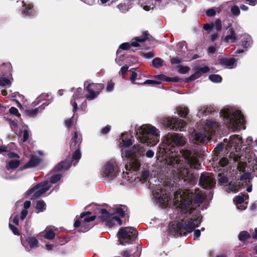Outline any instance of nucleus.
Instances as JSON below:
<instances>
[{
  "mask_svg": "<svg viewBox=\"0 0 257 257\" xmlns=\"http://www.w3.org/2000/svg\"><path fill=\"white\" fill-rule=\"evenodd\" d=\"M118 173L116 162L109 161L103 166L102 171V177L105 180L114 179Z\"/></svg>",
  "mask_w": 257,
  "mask_h": 257,
  "instance_id": "obj_10",
  "label": "nucleus"
},
{
  "mask_svg": "<svg viewBox=\"0 0 257 257\" xmlns=\"http://www.w3.org/2000/svg\"><path fill=\"white\" fill-rule=\"evenodd\" d=\"M20 165V161L19 160H13L10 161L7 165L6 168L9 170L17 168Z\"/></svg>",
  "mask_w": 257,
  "mask_h": 257,
  "instance_id": "obj_34",
  "label": "nucleus"
},
{
  "mask_svg": "<svg viewBox=\"0 0 257 257\" xmlns=\"http://www.w3.org/2000/svg\"><path fill=\"white\" fill-rule=\"evenodd\" d=\"M250 234L246 231H241L238 236L239 240L244 241L250 237Z\"/></svg>",
  "mask_w": 257,
  "mask_h": 257,
  "instance_id": "obj_35",
  "label": "nucleus"
},
{
  "mask_svg": "<svg viewBox=\"0 0 257 257\" xmlns=\"http://www.w3.org/2000/svg\"><path fill=\"white\" fill-rule=\"evenodd\" d=\"M240 189V186L235 182H230L228 185L226 186L225 190L228 192L235 193Z\"/></svg>",
  "mask_w": 257,
  "mask_h": 257,
  "instance_id": "obj_27",
  "label": "nucleus"
},
{
  "mask_svg": "<svg viewBox=\"0 0 257 257\" xmlns=\"http://www.w3.org/2000/svg\"><path fill=\"white\" fill-rule=\"evenodd\" d=\"M24 3L23 8L22 9V13L24 17H31L35 15V11L33 9V7L31 4Z\"/></svg>",
  "mask_w": 257,
  "mask_h": 257,
  "instance_id": "obj_19",
  "label": "nucleus"
},
{
  "mask_svg": "<svg viewBox=\"0 0 257 257\" xmlns=\"http://www.w3.org/2000/svg\"><path fill=\"white\" fill-rule=\"evenodd\" d=\"M48 104H45V103H43L42 105L40 107L33 109H29L25 111L26 114L31 117H34L36 116L39 112L41 111L42 110L44 109L46 105H48Z\"/></svg>",
  "mask_w": 257,
  "mask_h": 257,
  "instance_id": "obj_22",
  "label": "nucleus"
},
{
  "mask_svg": "<svg viewBox=\"0 0 257 257\" xmlns=\"http://www.w3.org/2000/svg\"><path fill=\"white\" fill-rule=\"evenodd\" d=\"M71 166L69 161L66 160L61 162L54 169L55 172H59L68 169Z\"/></svg>",
  "mask_w": 257,
  "mask_h": 257,
  "instance_id": "obj_24",
  "label": "nucleus"
},
{
  "mask_svg": "<svg viewBox=\"0 0 257 257\" xmlns=\"http://www.w3.org/2000/svg\"><path fill=\"white\" fill-rule=\"evenodd\" d=\"M155 77L157 78L158 79H159L160 80L165 81H167V82L176 80L175 78H172L168 77L164 74H160V75H157L155 76Z\"/></svg>",
  "mask_w": 257,
  "mask_h": 257,
  "instance_id": "obj_42",
  "label": "nucleus"
},
{
  "mask_svg": "<svg viewBox=\"0 0 257 257\" xmlns=\"http://www.w3.org/2000/svg\"><path fill=\"white\" fill-rule=\"evenodd\" d=\"M199 183L204 188H212L215 186V180L211 173L204 172L201 175Z\"/></svg>",
  "mask_w": 257,
  "mask_h": 257,
  "instance_id": "obj_15",
  "label": "nucleus"
},
{
  "mask_svg": "<svg viewBox=\"0 0 257 257\" xmlns=\"http://www.w3.org/2000/svg\"><path fill=\"white\" fill-rule=\"evenodd\" d=\"M28 211L27 210H23L21 214L20 218L22 220H24L28 215Z\"/></svg>",
  "mask_w": 257,
  "mask_h": 257,
  "instance_id": "obj_63",
  "label": "nucleus"
},
{
  "mask_svg": "<svg viewBox=\"0 0 257 257\" xmlns=\"http://www.w3.org/2000/svg\"><path fill=\"white\" fill-rule=\"evenodd\" d=\"M252 44V41L251 37L248 35H243L242 36L241 45L243 48L245 49L243 50L242 49H239L235 52V53L239 54L243 53L245 51H246L248 48L251 47Z\"/></svg>",
  "mask_w": 257,
  "mask_h": 257,
  "instance_id": "obj_18",
  "label": "nucleus"
},
{
  "mask_svg": "<svg viewBox=\"0 0 257 257\" xmlns=\"http://www.w3.org/2000/svg\"><path fill=\"white\" fill-rule=\"evenodd\" d=\"M138 232L136 229L132 227L120 228L117 233V237L120 244L133 243L137 236Z\"/></svg>",
  "mask_w": 257,
  "mask_h": 257,
  "instance_id": "obj_9",
  "label": "nucleus"
},
{
  "mask_svg": "<svg viewBox=\"0 0 257 257\" xmlns=\"http://www.w3.org/2000/svg\"><path fill=\"white\" fill-rule=\"evenodd\" d=\"M209 68L207 66H205L199 68L196 71L197 72H199L200 77L202 74H204L208 72L209 71Z\"/></svg>",
  "mask_w": 257,
  "mask_h": 257,
  "instance_id": "obj_46",
  "label": "nucleus"
},
{
  "mask_svg": "<svg viewBox=\"0 0 257 257\" xmlns=\"http://www.w3.org/2000/svg\"><path fill=\"white\" fill-rule=\"evenodd\" d=\"M141 7L143 8V9L146 11H150L151 9H153L154 7V6L152 5V6L145 5L144 4H141Z\"/></svg>",
  "mask_w": 257,
  "mask_h": 257,
  "instance_id": "obj_59",
  "label": "nucleus"
},
{
  "mask_svg": "<svg viewBox=\"0 0 257 257\" xmlns=\"http://www.w3.org/2000/svg\"><path fill=\"white\" fill-rule=\"evenodd\" d=\"M35 208L39 212H43L46 209V204L43 200H40L37 202Z\"/></svg>",
  "mask_w": 257,
  "mask_h": 257,
  "instance_id": "obj_32",
  "label": "nucleus"
},
{
  "mask_svg": "<svg viewBox=\"0 0 257 257\" xmlns=\"http://www.w3.org/2000/svg\"><path fill=\"white\" fill-rule=\"evenodd\" d=\"M91 212L89 211L83 212L80 215L81 221L76 220L74 224L75 227H81V231H87L90 227V222L95 219V216H89Z\"/></svg>",
  "mask_w": 257,
  "mask_h": 257,
  "instance_id": "obj_11",
  "label": "nucleus"
},
{
  "mask_svg": "<svg viewBox=\"0 0 257 257\" xmlns=\"http://www.w3.org/2000/svg\"><path fill=\"white\" fill-rule=\"evenodd\" d=\"M220 115L227 126L233 131L243 128L244 117L241 111L236 108L227 106L220 111Z\"/></svg>",
  "mask_w": 257,
  "mask_h": 257,
  "instance_id": "obj_6",
  "label": "nucleus"
},
{
  "mask_svg": "<svg viewBox=\"0 0 257 257\" xmlns=\"http://www.w3.org/2000/svg\"><path fill=\"white\" fill-rule=\"evenodd\" d=\"M209 79L214 83H219L222 81L221 77L218 74H212L209 76Z\"/></svg>",
  "mask_w": 257,
  "mask_h": 257,
  "instance_id": "obj_39",
  "label": "nucleus"
},
{
  "mask_svg": "<svg viewBox=\"0 0 257 257\" xmlns=\"http://www.w3.org/2000/svg\"><path fill=\"white\" fill-rule=\"evenodd\" d=\"M199 77H200V74H199V72L196 71L193 74L191 75L189 77L186 79V81L189 82V81H193Z\"/></svg>",
  "mask_w": 257,
  "mask_h": 257,
  "instance_id": "obj_49",
  "label": "nucleus"
},
{
  "mask_svg": "<svg viewBox=\"0 0 257 257\" xmlns=\"http://www.w3.org/2000/svg\"><path fill=\"white\" fill-rule=\"evenodd\" d=\"M11 82L9 79L7 78H0V85L6 86L11 85Z\"/></svg>",
  "mask_w": 257,
  "mask_h": 257,
  "instance_id": "obj_47",
  "label": "nucleus"
},
{
  "mask_svg": "<svg viewBox=\"0 0 257 257\" xmlns=\"http://www.w3.org/2000/svg\"><path fill=\"white\" fill-rule=\"evenodd\" d=\"M238 39V36L236 35L234 30L232 28H230L228 30L227 35L225 37L224 40L226 42L233 43Z\"/></svg>",
  "mask_w": 257,
  "mask_h": 257,
  "instance_id": "obj_21",
  "label": "nucleus"
},
{
  "mask_svg": "<svg viewBox=\"0 0 257 257\" xmlns=\"http://www.w3.org/2000/svg\"><path fill=\"white\" fill-rule=\"evenodd\" d=\"M127 211V208L125 206H121L120 207H117L115 209V212L114 214H118L120 217H123L126 214V212Z\"/></svg>",
  "mask_w": 257,
  "mask_h": 257,
  "instance_id": "obj_30",
  "label": "nucleus"
},
{
  "mask_svg": "<svg viewBox=\"0 0 257 257\" xmlns=\"http://www.w3.org/2000/svg\"><path fill=\"white\" fill-rule=\"evenodd\" d=\"M50 187L51 184L49 182L47 181H44L40 184H37L30 190H29L26 193V195L29 196L34 193L36 190H38L35 192L31 198V199H35L39 197L40 196L47 192L50 188Z\"/></svg>",
  "mask_w": 257,
  "mask_h": 257,
  "instance_id": "obj_12",
  "label": "nucleus"
},
{
  "mask_svg": "<svg viewBox=\"0 0 257 257\" xmlns=\"http://www.w3.org/2000/svg\"><path fill=\"white\" fill-rule=\"evenodd\" d=\"M248 199V195L246 193H241L236 196L233 199V201L237 209L240 210L245 209L247 206V202L246 200Z\"/></svg>",
  "mask_w": 257,
  "mask_h": 257,
  "instance_id": "obj_16",
  "label": "nucleus"
},
{
  "mask_svg": "<svg viewBox=\"0 0 257 257\" xmlns=\"http://www.w3.org/2000/svg\"><path fill=\"white\" fill-rule=\"evenodd\" d=\"M216 51V47L215 46H210L208 49V52L209 54H213Z\"/></svg>",
  "mask_w": 257,
  "mask_h": 257,
  "instance_id": "obj_64",
  "label": "nucleus"
},
{
  "mask_svg": "<svg viewBox=\"0 0 257 257\" xmlns=\"http://www.w3.org/2000/svg\"><path fill=\"white\" fill-rule=\"evenodd\" d=\"M112 214L113 213H108L104 209H102L101 214V220L105 221L106 224L111 225L112 224L110 221V219L112 218V217H111Z\"/></svg>",
  "mask_w": 257,
  "mask_h": 257,
  "instance_id": "obj_26",
  "label": "nucleus"
},
{
  "mask_svg": "<svg viewBox=\"0 0 257 257\" xmlns=\"http://www.w3.org/2000/svg\"><path fill=\"white\" fill-rule=\"evenodd\" d=\"M187 142L182 135L169 133L165 136L164 144L160 147V151L165 155L168 176L175 180H187L190 168H198L200 165L195 152L188 149L176 151L175 147H182Z\"/></svg>",
  "mask_w": 257,
  "mask_h": 257,
  "instance_id": "obj_2",
  "label": "nucleus"
},
{
  "mask_svg": "<svg viewBox=\"0 0 257 257\" xmlns=\"http://www.w3.org/2000/svg\"><path fill=\"white\" fill-rule=\"evenodd\" d=\"M29 138V133L28 131L26 130H24L23 132V137L22 139V141L23 142H25L26 141L28 140Z\"/></svg>",
  "mask_w": 257,
  "mask_h": 257,
  "instance_id": "obj_57",
  "label": "nucleus"
},
{
  "mask_svg": "<svg viewBox=\"0 0 257 257\" xmlns=\"http://www.w3.org/2000/svg\"><path fill=\"white\" fill-rule=\"evenodd\" d=\"M220 64L223 66H225L228 68H233L235 66V59L234 58H220L219 59Z\"/></svg>",
  "mask_w": 257,
  "mask_h": 257,
  "instance_id": "obj_20",
  "label": "nucleus"
},
{
  "mask_svg": "<svg viewBox=\"0 0 257 257\" xmlns=\"http://www.w3.org/2000/svg\"><path fill=\"white\" fill-rule=\"evenodd\" d=\"M182 60L178 57L172 58L171 59V62L172 64H179L182 62Z\"/></svg>",
  "mask_w": 257,
  "mask_h": 257,
  "instance_id": "obj_55",
  "label": "nucleus"
},
{
  "mask_svg": "<svg viewBox=\"0 0 257 257\" xmlns=\"http://www.w3.org/2000/svg\"><path fill=\"white\" fill-rule=\"evenodd\" d=\"M140 160L138 158L133 159L130 161L128 164L125 166V171H123L122 173L123 183L126 184L127 182L135 184L140 181H145L149 177L150 172L147 170L143 171L140 177H137L136 172L140 168L141 163Z\"/></svg>",
  "mask_w": 257,
  "mask_h": 257,
  "instance_id": "obj_7",
  "label": "nucleus"
},
{
  "mask_svg": "<svg viewBox=\"0 0 257 257\" xmlns=\"http://www.w3.org/2000/svg\"><path fill=\"white\" fill-rule=\"evenodd\" d=\"M164 60L160 58L156 57L152 61V65L157 68H160L163 65Z\"/></svg>",
  "mask_w": 257,
  "mask_h": 257,
  "instance_id": "obj_37",
  "label": "nucleus"
},
{
  "mask_svg": "<svg viewBox=\"0 0 257 257\" xmlns=\"http://www.w3.org/2000/svg\"><path fill=\"white\" fill-rule=\"evenodd\" d=\"M228 145V144H227V139H224L223 143H221L216 146L215 149L216 150V151H220L223 148H225L226 150H229Z\"/></svg>",
  "mask_w": 257,
  "mask_h": 257,
  "instance_id": "obj_40",
  "label": "nucleus"
},
{
  "mask_svg": "<svg viewBox=\"0 0 257 257\" xmlns=\"http://www.w3.org/2000/svg\"><path fill=\"white\" fill-rule=\"evenodd\" d=\"M27 241L31 248H34L39 246V241L35 237H28L27 239Z\"/></svg>",
  "mask_w": 257,
  "mask_h": 257,
  "instance_id": "obj_33",
  "label": "nucleus"
},
{
  "mask_svg": "<svg viewBox=\"0 0 257 257\" xmlns=\"http://www.w3.org/2000/svg\"><path fill=\"white\" fill-rule=\"evenodd\" d=\"M81 142V137L79 136L77 132H75L74 136L71 139V142L70 145V149L72 150L76 149L72 156L73 160L79 161L81 158V152L79 149V145Z\"/></svg>",
  "mask_w": 257,
  "mask_h": 257,
  "instance_id": "obj_13",
  "label": "nucleus"
},
{
  "mask_svg": "<svg viewBox=\"0 0 257 257\" xmlns=\"http://www.w3.org/2000/svg\"><path fill=\"white\" fill-rule=\"evenodd\" d=\"M135 135L137 139L140 141V144L135 145L130 150L127 148L133 144L132 140H122L120 143L122 158H132L130 160H132L143 156L146 150L144 144L154 146L159 142L160 137V131L150 124L136 125Z\"/></svg>",
  "mask_w": 257,
  "mask_h": 257,
  "instance_id": "obj_3",
  "label": "nucleus"
},
{
  "mask_svg": "<svg viewBox=\"0 0 257 257\" xmlns=\"http://www.w3.org/2000/svg\"><path fill=\"white\" fill-rule=\"evenodd\" d=\"M156 184L150 187L152 189L153 199L159 204L167 205L170 201L173 203L176 217L187 218L182 222H172L169 225V231L174 236L186 235L191 232L202 221V216L197 207L205 198V195L200 191L194 193L186 189H176L175 181L170 180Z\"/></svg>",
  "mask_w": 257,
  "mask_h": 257,
  "instance_id": "obj_1",
  "label": "nucleus"
},
{
  "mask_svg": "<svg viewBox=\"0 0 257 257\" xmlns=\"http://www.w3.org/2000/svg\"><path fill=\"white\" fill-rule=\"evenodd\" d=\"M145 155L146 156V157H147V158H153V157H154V151H153L152 150H148V151L146 153V154H144V156H143L140 157L138 158V159L139 160H140V159H139V158H140V157H143Z\"/></svg>",
  "mask_w": 257,
  "mask_h": 257,
  "instance_id": "obj_52",
  "label": "nucleus"
},
{
  "mask_svg": "<svg viewBox=\"0 0 257 257\" xmlns=\"http://www.w3.org/2000/svg\"><path fill=\"white\" fill-rule=\"evenodd\" d=\"M154 56V54L152 52H148L143 54V57L145 58H151Z\"/></svg>",
  "mask_w": 257,
  "mask_h": 257,
  "instance_id": "obj_58",
  "label": "nucleus"
},
{
  "mask_svg": "<svg viewBox=\"0 0 257 257\" xmlns=\"http://www.w3.org/2000/svg\"><path fill=\"white\" fill-rule=\"evenodd\" d=\"M104 87L101 84H88L86 87L88 94L86 95V99L91 100L96 98Z\"/></svg>",
  "mask_w": 257,
  "mask_h": 257,
  "instance_id": "obj_14",
  "label": "nucleus"
},
{
  "mask_svg": "<svg viewBox=\"0 0 257 257\" xmlns=\"http://www.w3.org/2000/svg\"><path fill=\"white\" fill-rule=\"evenodd\" d=\"M242 138L239 135H234L230 137V139L228 141L227 140V144L229 150H231L232 152L230 153L228 157H222L219 162V166L217 167V169L219 167H226V169L228 170L231 169L232 165L235 166H238L239 156L238 154H233V151H235L237 153L238 150H240L242 146Z\"/></svg>",
  "mask_w": 257,
  "mask_h": 257,
  "instance_id": "obj_4",
  "label": "nucleus"
},
{
  "mask_svg": "<svg viewBox=\"0 0 257 257\" xmlns=\"http://www.w3.org/2000/svg\"><path fill=\"white\" fill-rule=\"evenodd\" d=\"M113 87H114V84L111 82H109L107 85L106 88V91L107 92H111L113 89Z\"/></svg>",
  "mask_w": 257,
  "mask_h": 257,
  "instance_id": "obj_61",
  "label": "nucleus"
},
{
  "mask_svg": "<svg viewBox=\"0 0 257 257\" xmlns=\"http://www.w3.org/2000/svg\"><path fill=\"white\" fill-rule=\"evenodd\" d=\"M40 163L39 158L35 156H32L29 161L25 165L24 168H33L37 166Z\"/></svg>",
  "mask_w": 257,
  "mask_h": 257,
  "instance_id": "obj_25",
  "label": "nucleus"
},
{
  "mask_svg": "<svg viewBox=\"0 0 257 257\" xmlns=\"http://www.w3.org/2000/svg\"><path fill=\"white\" fill-rule=\"evenodd\" d=\"M201 231L199 229H196L194 232V240H197L200 236Z\"/></svg>",
  "mask_w": 257,
  "mask_h": 257,
  "instance_id": "obj_60",
  "label": "nucleus"
},
{
  "mask_svg": "<svg viewBox=\"0 0 257 257\" xmlns=\"http://www.w3.org/2000/svg\"><path fill=\"white\" fill-rule=\"evenodd\" d=\"M190 70V68L188 66H181L179 68V72L181 74H186Z\"/></svg>",
  "mask_w": 257,
  "mask_h": 257,
  "instance_id": "obj_53",
  "label": "nucleus"
},
{
  "mask_svg": "<svg viewBox=\"0 0 257 257\" xmlns=\"http://www.w3.org/2000/svg\"><path fill=\"white\" fill-rule=\"evenodd\" d=\"M231 14L235 16H238L240 14V10L237 6L234 5L231 8Z\"/></svg>",
  "mask_w": 257,
  "mask_h": 257,
  "instance_id": "obj_45",
  "label": "nucleus"
},
{
  "mask_svg": "<svg viewBox=\"0 0 257 257\" xmlns=\"http://www.w3.org/2000/svg\"><path fill=\"white\" fill-rule=\"evenodd\" d=\"M9 227H10L11 230L13 231V232L15 234H16V235L19 234V233L18 232V230H17V228L16 227H15L14 225H13L11 224H9Z\"/></svg>",
  "mask_w": 257,
  "mask_h": 257,
  "instance_id": "obj_62",
  "label": "nucleus"
},
{
  "mask_svg": "<svg viewBox=\"0 0 257 257\" xmlns=\"http://www.w3.org/2000/svg\"><path fill=\"white\" fill-rule=\"evenodd\" d=\"M221 8L219 7H215L211 9H208L206 14L208 17H213L217 13H219L221 12Z\"/></svg>",
  "mask_w": 257,
  "mask_h": 257,
  "instance_id": "obj_31",
  "label": "nucleus"
},
{
  "mask_svg": "<svg viewBox=\"0 0 257 257\" xmlns=\"http://www.w3.org/2000/svg\"><path fill=\"white\" fill-rule=\"evenodd\" d=\"M137 77V73L135 71H133L132 73V75L130 78L132 84H137V83L135 82Z\"/></svg>",
  "mask_w": 257,
  "mask_h": 257,
  "instance_id": "obj_54",
  "label": "nucleus"
},
{
  "mask_svg": "<svg viewBox=\"0 0 257 257\" xmlns=\"http://www.w3.org/2000/svg\"><path fill=\"white\" fill-rule=\"evenodd\" d=\"M176 112L181 117L186 118L189 113V109L187 107L179 106L176 109Z\"/></svg>",
  "mask_w": 257,
  "mask_h": 257,
  "instance_id": "obj_28",
  "label": "nucleus"
},
{
  "mask_svg": "<svg viewBox=\"0 0 257 257\" xmlns=\"http://www.w3.org/2000/svg\"><path fill=\"white\" fill-rule=\"evenodd\" d=\"M218 182L220 184H223L228 182V178L225 176H222L220 174L218 175Z\"/></svg>",
  "mask_w": 257,
  "mask_h": 257,
  "instance_id": "obj_48",
  "label": "nucleus"
},
{
  "mask_svg": "<svg viewBox=\"0 0 257 257\" xmlns=\"http://www.w3.org/2000/svg\"><path fill=\"white\" fill-rule=\"evenodd\" d=\"M83 99V89L81 88H77L76 92L74 94L73 99L70 103L73 106V111L75 113L77 110L78 104H82Z\"/></svg>",
  "mask_w": 257,
  "mask_h": 257,
  "instance_id": "obj_17",
  "label": "nucleus"
},
{
  "mask_svg": "<svg viewBox=\"0 0 257 257\" xmlns=\"http://www.w3.org/2000/svg\"><path fill=\"white\" fill-rule=\"evenodd\" d=\"M62 177L61 174H54L52 175L50 178V183L55 184L59 181Z\"/></svg>",
  "mask_w": 257,
  "mask_h": 257,
  "instance_id": "obj_44",
  "label": "nucleus"
},
{
  "mask_svg": "<svg viewBox=\"0 0 257 257\" xmlns=\"http://www.w3.org/2000/svg\"><path fill=\"white\" fill-rule=\"evenodd\" d=\"M212 28L215 29L217 31H220L222 29V25L221 21L219 19L216 20L214 23H211Z\"/></svg>",
  "mask_w": 257,
  "mask_h": 257,
  "instance_id": "obj_41",
  "label": "nucleus"
},
{
  "mask_svg": "<svg viewBox=\"0 0 257 257\" xmlns=\"http://www.w3.org/2000/svg\"><path fill=\"white\" fill-rule=\"evenodd\" d=\"M159 122L165 128H169L174 131L183 132L185 131L186 128V123L185 121L176 117L161 118Z\"/></svg>",
  "mask_w": 257,
  "mask_h": 257,
  "instance_id": "obj_8",
  "label": "nucleus"
},
{
  "mask_svg": "<svg viewBox=\"0 0 257 257\" xmlns=\"http://www.w3.org/2000/svg\"><path fill=\"white\" fill-rule=\"evenodd\" d=\"M131 48V45L128 43H123L119 46V48L122 50H128Z\"/></svg>",
  "mask_w": 257,
  "mask_h": 257,
  "instance_id": "obj_56",
  "label": "nucleus"
},
{
  "mask_svg": "<svg viewBox=\"0 0 257 257\" xmlns=\"http://www.w3.org/2000/svg\"><path fill=\"white\" fill-rule=\"evenodd\" d=\"M161 84L160 81L154 80H146L144 82V84H148V85H159Z\"/></svg>",
  "mask_w": 257,
  "mask_h": 257,
  "instance_id": "obj_50",
  "label": "nucleus"
},
{
  "mask_svg": "<svg viewBox=\"0 0 257 257\" xmlns=\"http://www.w3.org/2000/svg\"><path fill=\"white\" fill-rule=\"evenodd\" d=\"M218 127L217 122L212 119H207L201 122L198 130L192 133L190 140L196 144L207 142L211 139V136Z\"/></svg>",
  "mask_w": 257,
  "mask_h": 257,
  "instance_id": "obj_5",
  "label": "nucleus"
},
{
  "mask_svg": "<svg viewBox=\"0 0 257 257\" xmlns=\"http://www.w3.org/2000/svg\"><path fill=\"white\" fill-rule=\"evenodd\" d=\"M112 217V219H110V222H111V225L106 224L108 227H112L113 225H120L122 224L121 220L120 219V217L117 216L115 214H112L111 215Z\"/></svg>",
  "mask_w": 257,
  "mask_h": 257,
  "instance_id": "obj_29",
  "label": "nucleus"
},
{
  "mask_svg": "<svg viewBox=\"0 0 257 257\" xmlns=\"http://www.w3.org/2000/svg\"><path fill=\"white\" fill-rule=\"evenodd\" d=\"M45 231V233L44 237L45 238L48 239H53L55 238V233L51 229H49L48 227H47Z\"/></svg>",
  "mask_w": 257,
  "mask_h": 257,
  "instance_id": "obj_36",
  "label": "nucleus"
},
{
  "mask_svg": "<svg viewBox=\"0 0 257 257\" xmlns=\"http://www.w3.org/2000/svg\"><path fill=\"white\" fill-rule=\"evenodd\" d=\"M147 39L148 38L147 36H145L143 38L136 37V41L132 42L131 44H130L131 46H133L135 47H139L140 46L138 44L139 42H143Z\"/></svg>",
  "mask_w": 257,
  "mask_h": 257,
  "instance_id": "obj_38",
  "label": "nucleus"
},
{
  "mask_svg": "<svg viewBox=\"0 0 257 257\" xmlns=\"http://www.w3.org/2000/svg\"><path fill=\"white\" fill-rule=\"evenodd\" d=\"M9 111L12 114H14L18 117L21 116V114L19 113L18 109L15 107H11Z\"/></svg>",
  "mask_w": 257,
  "mask_h": 257,
  "instance_id": "obj_51",
  "label": "nucleus"
},
{
  "mask_svg": "<svg viewBox=\"0 0 257 257\" xmlns=\"http://www.w3.org/2000/svg\"><path fill=\"white\" fill-rule=\"evenodd\" d=\"M214 109L211 106L209 105H205L202 107H201L198 111V115L199 116H206L209 115L213 111H214Z\"/></svg>",
  "mask_w": 257,
  "mask_h": 257,
  "instance_id": "obj_23",
  "label": "nucleus"
},
{
  "mask_svg": "<svg viewBox=\"0 0 257 257\" xmlns=\"http://www.w3.org/2000/svg\"><path fill=\"white\" fill-rule=\"evenodd\" d=\"M77 117L78 116H75L74 114V116H72V118H71L70 119L66 120L65 122V126L67 127H70L73 123L76 122Z\"/></svg>",
  "mask_w": 257,
  "mask_h": 257,
  "instance_id": "obj_43",
  "label": "nucleus"
}]
</instances>
